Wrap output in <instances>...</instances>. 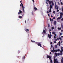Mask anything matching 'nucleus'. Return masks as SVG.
<instances>
[{"instance_id": "c9c22d12", "label": "nucleus", "mask_w": 63, "mask_h": 63, "mask_svg": "<svg viewBox=\"0 0 63 63\" xmlns=\"http://www.w3.org/2000/svg\"><path fill=\"white\" fill-rule=\"evenodd\" d=\"M50 21H51L52 20V19L51 18H50Z\"/></svg>"}, {"instance_id": "f704fd0d", "label": "nucleus", "mask_w": 63, "mask_h": 63, "mask_svg": "<svg viewBox=\"0 0 63 63\" xmlns=\"http://www.w3.org/2000/svg\"><path fill=\"white\" fill-rule=\"evenodd\" d=\"M60 36L62 35V33H60Z\"/></svg>"}, {"instance_id": "603ef678", "label": "nucleus", "mask_w": 63, "mask_h": 63, "mask_svg": "<svg viewBox=\"0 0 63 63\" xmlns=\"http://www.w3.org/2000/svg\"><path fill=\"white\" fill-rule=\"evenodd\" d=\"M50 44H51H51H52V42H51Z\"/></svg>"}, {"instance_id": "2f4dec72", "label": "nucleus", "mask_w": 63, "mask_h": 63, "mask_svg": "<svg viewBox=\"0 0 63 63\" xmlns=\"http://www.w3.org/2000/svg\"><path fill=\"white\" fill-rule=\"evenodd\" d=\"M53 13H54V14H55V11H54L53 12Z\"/></svg>"}, {"instance_id": "2eb2a0df", "label": "nucleus", "mask_w": 63, "mask_h": 63, "mask_svg": "<svg viewBox=\"0 0 63 63\" xmlns=\"http://www.w3.org/2000/svg\"><path fill=\"white\" fill-rule=\"evenodd\" d=\"M58 44L59 46H60V41H59Z\"/></svg>"}, {"instance_id": "4c0bfd02", "label": "nucleus", "mask_w": 63, "mask_h": 63, "mask_svg": "<svg viewBox=\"0 0 63 63\" xmlns=\"http://www.w3.org/2000/svg\"><path fill=\"white\" fill-rule=\"evenodd\" d=\"M61 20L62 21H63V18H62L61 19Z\"/></svg>"}, {"instance_id": "de8ad7c7", "label": "nucleus", "mask_w": 63, "mask_h": 63, "mask_svg": "<svg viewBox=\"0 0 63 63\" xmlns=\"http://www.w3.org/2000/svg\"><path fill=\"white\" fill-rule=\"evenodd\" d=\"M57 12H59V10H58V9H57Z\"/></svg>"}, {"instance_id": "dca6fc26", "label": "nucleus", "mask_w": 63, "mask_h": 63, "mask_svg": "<svg viewBox=\"0 0 63 63\" xmlns=\"http://www.w3.org/2000/svg\"><path fill=\"white\" fill-rule=\"evenodd\" d=\"M53 51H54V52H55L56 51V50H54V48H53Z\"/></svg>"}, {"instance_id": "f3484780", "label": "nucleus", "mask_w": 63, "mask_h": 63, "mask_svg": "<svg viewBox=\"0 0 63 63\" xmlns=\"http://www.w3.org/2000/svg\"><path fill=\"white\" fill-rule=\"evenodd\" d=\"M51 2L52 4V5H53H53H54V3H53V1H52V0Z\"/></svg>"}, {"instance_id": "39448f33", "label": "nucleus", "mask_w": 63, "mask_h": 63, "mask_svg": "<svg viewBox=\"0 0 63 63\" xmlns=\"http://www.w3.org/2000/svg\"><path fill=\"white\" fill-rule=\"evenodd\" d=\"M45 30H46V29L45 28L43 31L42 34H46V31Z\"/></svg>"}, {"instance_id": "c03bdc74", "label": "nucleus", "mask_w": 63, "mask_h": 63, "mask_svg": "<svg viewBox=\"0 0 63 63\" xmlns=\"http://www.w3.org/2000/svg\"><path fill=\"white\" fill-rule=\"evenodd\" d=\"M61 5H63V3H62V2H61Z\"/></svg>"}, {"instance_id": "cd10ccee", "label": "nucleus", "mask_w": 63, "mask_h": 63, "mask_svg": "<svg viewBox=\"0 0 63 63\" xmlns=\"http://www.w3.org/2000/svg\"><path fill=\"white\" fill-rule=\"evenodd\" d=\"M34 9L35 10H37V8L36 7L34 8Z\"/></svg>"}, {"instance_id": "7c9ffc66", "label": "nucleus", "mask_w": 63, "mask_h": 63, "mask_svg": "<svg viewBox=\"0 0 63 63\" xmlns=\"http://www.w3.org/2000/svg\"><path fill=\"white\" fill-rule=\"evenodd\" d=\"M36 44H37V45H38V44H39V43L38 42H36Z\"/></svg>"}, {"instance_id": "69168bd1", "label": "nucleus", "mask_w": 63, "mask_h": 63, "mask_svg": "<svg viewBox=\"0 0 63 63\" xmlns=\"http://www.w3.org/2000/svg\"><path fill=\"white\" fill-rule=\"evenodd\" d=\"M62 58L63 59V57H62Z\"/></svg>"}, {"instance_id": "09e8293b", "label": "nucleus", "mask_w": 63, "mask_h": 63, "mask_svg": "<svg viewBox=\"0 0 63 63\" xmlns=\"http://www.w3.org/2000/svg\"><path fill=\"white\" fill-rule=\"evenodd\" d=\"M63 31V30H61V32H62V31Z\"/></svg>"}, {"instance_id": "58836bf2", "label": "nucleus", "mask_w": 63, "mask_h": 63, "mask_svg": "<svg viewBox=\"0 0 63 63\" xmlns=\"http://www.w3.org/2000/svg\"><path fill=\"white\" fill-rule=\"evenodd\" d=\"M55 54L56 56H57V53H55Z\"/></svg>"}, {"instance_id": "c85d7f7f", "label": "nucleus", "mask_w": 63, "mask_h": 63, "mask_svg": "<svg viewBox=\"0 0 63 63\" xmlns=\"http://www.w3.org/2000/svg\"><path fill=\"white\" fill-rule=\"evenodd\" d=\"M49 3L50 4L51 3V1H49Z\"/></svg>"}, {"instance_id": "a19ab883", "label": "nucleus", "mask_w": 63, "mask_h": 63, "mask_svg": "<svg viewBox=\"0 0 63 63\" xmlns=\"http://www.w3.org/2000/svg\"><path fill=\"white\" fill-rule=\"evenodd\" d=\"M47 13H49V12L48 11H47Z\"/></svg>"}, {"instance_id": "c756f323", "label": "nucleus", "mask_w": 63, "mask_h": 63, "mask_svg": "<svg viewBox=\"0 0 63 63\" xmlns=\"http://www.w3.org/2000/svg\"><path fill=\"white\" fill-rule=\"evenodd\" d=\"M32 1L34 3H35V1H34V0H32Z\"/></svg>"}, {"instance_id": "5fc2aeb1", "label": "nucleus", "mask_w": 63, "mask_h": 63, "mask_svg": "<svg viewBox=\"0 0 63 63\" xmlns=\"http://www.w3.org/2000/svg\"><path fill=\"white\" fill-rule=\"evenodd\" d=\"M58 4H59V5H60V4H59V2H58Z\"/></svg>"}, {"instance_id": "a18cd8bd", "label": "nucleus", "mask_w": 63, "mask_h": 63, "mask_svg": "<svg viewBox=\"0 0 63 63\" xmlns=\"http://www.w3.org/2000/svg\"><path fill=\"white\" fill-rule=\"evenodd\" d=\"M48 26L49 27L50 26H49V24L48 25Z\"/></svg>"}, {"instance_id": "f257e3e1", "label": "nucleus", "mask_w": 63, "mask_h": 63, "mask_svg": "<svg viewBox=\"0 0 63 63\" xmlns=\"http://www.w3.org/2000/svg\"><path fill=\"white\" fill-rule=\"evenodd\" d=\"M47 58H49L50 60V63H52V61L51 60V57L50 56H49L48 55H47Z\"/></svg>"}, {"instance_id": "a878e982", "label": "nucleus", "mask_w": 63, "mask_h": 63, "mask_svg": "<svg viewBox=\"0 0 63 63\" xmlns=\"http://www.w3.org/2000/svg\"><path fill=\"white\" fill-rule=\"evenodd\" d=\"M52 34H54V35L55 34V32H52Z\"/></svg>"}, {"instance_id": "b1692460", "label": "nucleus", "mask_w": 63, "mask_h": 63, "mask_svg": "<svg viewBox=\"0 0 63 63\" xmlns=\"http://www.w3.org/2000/svg\"><path fill=\"white\" fill-rule=\"evenodd\" d=\"M61 62L62 63H63V60L62 59L61 60Z\"/></svg>"}, {"instance_id": "49530a36", "label": "nucleus", "mask_w": 63, "mask_h": 63, "mask_svg": "<svg viewBox=\"0 0 63 63\" xmlns=\"http://www.w3.org/2000/svg\"><path fill=\"white\" fill-rule=\"evenodd\" d=\"M53 47V46H52V45H51V47H52V48Z\"/></svg>"}, {"instance_id": "680f3d73", "label": "nucleus", "mask_w": 63, "mask_h": 63, "mask_svg": "<svg viewBox=\"0 0 63 63\" xmlns=\"http://www.w3.org/2000/svg\"><path fill=\"white\" fill-rule=\"evenodd\" d=\"M50 31H51V30H50Z\"/></svg>"}, {"instance_id": "72a5a7b5", "label": "nucleus", "mask_w": 63, "mask_h": 63, "mask_svg": "<svg viewBox=\"0 0 63 63\" xmlns=\"http://www.w3.org/2000/svg\"><path fill=\"white\" fill-rule=\"evenodd\" d=\"M59 39L60 40H61V37H60L59 38Z\"/></svg>"}, {"instance_id": "0e129e2a", "label": "nucleus", "mask_w": 63, "mask_h": 63, "mask_svg": "<svg viewBox=\"0 0 63 63\" xmlns=\"http://www.w3.org/2000/svg\"><path fill=\"white\" fill-rule=\"evenodd\" d=\"M21 2H22L21 1H20V3H21Z\"/></svg>"}, {"instance_id": "37998d69", "label": "nucleus", "mask_w": 63, "mask_h": 63, "mask_svg": "<svg viewBox=\"0 0 63 63\" xmlns=\"http://www.w3.org/2000/svg\"><path fill=\"white\" fill-rule=\"evenodd\" d=\"M55 19V17H54L53 18V19Z\"/></svg>"}, {"instance_id": "bf43d9fd", "label": "nucleus", "mask_w": 63, "mask_h": 63, "mask_svg": "<svg viewBox=\"0 0 63 63\" xmlns=\"http://www.w3.org/2000/svg\"><path fill=\"white\" fill-rule=\"evenodd\" d=\"M62 11H63V8H62Z\"/></svg>"}, {"instance_id": "7ed1b4c3", "label": "nucleus", "mask_w": 63, "mask_h": 63, "mask_svg": "<svg viewBox=\"0 0 63 63\" xmlns=\"http://www.w3.org/2000/svg\"><path fill=\"white\" fill-rule=\"evenodd\" d=\"M55 57L54 56V63H59L57 61V59H55Z\"/></svg>"}, {"instance_id": "ea45409f", "label": "nucleus", "mask_w": 63, "mask_h": 63, "mask_svg": "<svg viewBox=\"0 0 63 63\" xmlns=\"http://www.w3.org/2000/svg\"><path fill=\"white\" fill-rule=\"evenodd\" d=\"M25 58V56L23 58V59H24Z\"/></svg>"}, {"instance_id": "13d9d810", "label": "nucleus", "mask_w": 63, "mask_h": 63, "mask_svg": "<svg viewBox=\"0 0 63 63\" xmlns=\"http://www.w3.org/2000/svg\"><path fill=\"white\" fill-rule=\"evenodd\" d=\"M48 16H49V14H48Z\"/></svg>"}, {"instance_id": "20e7f679", "label": "nucleus", "mask_w": 63, "mask_h": 63, "mask_svg": "<svg viewBox=\"0 0 63 63\" xmlns=\"http://www.w3.org/2000/svg\"><path fill=\"white\" fill-rule=\"evenodd\" d=\"M22 6V9L23 10V12H24V7L23 6V4H22V3H21V4L20 5V6Z\"/></svg>"}, {"instance_id": "ddd939ff", "label": "nucleus", "mask_w": 63, "mask_h": 63, "mask_svg": "<svg viewBox=\"0 0 63 63\" xmlns=\"http://www.w3.org/2000/svg\"><path fill=\"white\" fill-rule=\"evenodd\" d=\"M25 31H26L27 32V31H29V30L28 29H25Z\"/></svg>"}, {"instance_id": "1a4fd4ad", "label": "nucleus", "mask_w": 63, "mask_h": 63, "mask_svg": "<svg viewBox=\"0 0 63 63\" xmlns=\"http://www.w3.org/2000/svg\"><path fill=\"white\" fill-rule=\"evenodd\" d=\"M21 13H22V11L20 10H19V12L18 13V14H21Z\"/></svg>"}, {"instance_id": "412c9836", "label": "nucleus", "mask_w": 63, "mask_h": 63, "mask_svg": "<svg viewBox=\"0 0 63 63\" xmlns=\"http://www.w3.org/2000/svg\"><path fill=\"white\" fill-rule=\"evenodd\" d=\"M60 52L61 53L60 54V55H62V51H61Z\"/></svg>"}, {"instance_id": "6ab92c4d", "label": "nucleus", "mask_w": 63, "mask_h": 63, "mask_svg": "<svg viewBox=\"0 0 63 63\" xmlns=\"http://www.w3.org/2000/svg\"><path fill=\"white\" fill-rule=\"evenodd\" d=\"M57 45H55V48H57Z\"/></svg>"}, {"instance_id": "052dcab7", "label": "nucleus", "mask_w": 63, "mask_h": 63, "mask_svg": "<svg viewBox=\"0 0 63 63\" xmlns=\"http://www.w3.org/2000/svg\"><path fill=\"white\" fill-rule=\"evenodd\" d=\"M50 34H51V32H50Z\"/></svg>"}, {"instance_id": "0eeeda50", "label": "nucleus", "mask_w": 63, "mask_h": 63, "mask_svg": "<svg viewBox=\"0 0 63 63\" xmlns=\"http://www.w3.org/2000/svg\"><path fill=\"white\" fill-rule=\"evenodd\" d=\"M50 10H49V12L50 13L51 12V9L52 8V5H51L50 7Z\"/></svg>"}, {"instance_id": "338daca9", "label": "nucleus", "mask_w": 63, "mask_h": 63, "mask_svg": "<svg viewBox=\"0 0 63 63\" xmlns=\"http://www.w3.org/2000/svg\"><path fill=\"white\" fill-rule=\"evenodd\" d=\"M32 14H33V12H32Z\"/></svg>"}, {"instance_id": "4d7b16f0", "label": "nucleus", "mask_w": 63, "mask_h": 63, "mask_svg": "<svg viewBox=\"0 0 63 63\" xmlns=\"http://www.w3.org/2000/svg\"><path fill=\"white\" fill-rule=\"evenodd\" d=\"M50 54H51V52H50Z\"/></svg>"}, {"instance_id": "8fccbe9b", "label": "nucleus", "mask_w": 63, "mask_h": 63, "mask_svg": "<svg viewBox=\"0 0 63 63\" xmlns=\"http://www.w3.org/2000/svg\"><path fill=\"white\" fill-rule=\"evenodd\" d=\"M51 17H53V16L51 15Z\"/></svg>"}, {"instance_id": "774afa93", "label": "nucleus", "mask_w": 63, "mask_h": 63, "mask_svg": "<svg viewBox=\"0 0 63 63\" xmlns=\"http://www.w3.org/2000/svg\"><path fill=\"white\" fill-rule=\"evenodd\" d=\"M62 8H63V7Z\"/></svg>"}, {"instance_id": "4be33fe9", "label": "nucleus", "mask_w": 63, "mask_h": 63, "mask_svg": "<svg viewBox=\"0 0 63 63\" xmlns=\"http://www.w3.org/2000/svg\"><path fill=\"white\" fill-rule=\"evenodd\" d=\"M31 42H32V43H34H34H35V42L34 41H33L32 40H31Z\"/></svg>"}, {"instance_id": "aec40b11", "label": "nucleus", "mask_w": 63, "mask_h": 63, "mask_svg": "<svg viewBox=\"0 0 63 63\" xmlns=\"http://www.w3.org/2000/svg\"><path fill=\"white\" fill-rule=\"evenodd\" d=\"M56 52H57V51H60V50L59 49H58V50H56Z\"/></svg>"}, {"instance_id": "f8f14e48", "label": "nucleus", "mask_w": 63, "mask_h": 63, "mask_svg": "<svg viewBox=\"0 0 63 63\" xmlns=\"http://www.w3.org/2000/svg\"><path fill=\"white\" fill-rule=\"evenodd\" d=\"M38 46H40V47H42V46H41V44L40 43L38 44Z\"/></svg>"}, {"instance_id": "473e14b6", "label": "nucleus", "mask_w": 63, "mask_h": 63, "mask_svg": "<svg viewBox=\"0 0 63 63\" xmlns=\"http://www.w3.org/2000/svg\"><path fill=\"white\" fill-rule=\"evenodd\" d=\"M58 55H60V54L59 53H58Z\"/></svg>"}, {"instance_id": "f03ea898", "label": "nucleus", "mask_w": 63, "mask_h": 63, "mask_svg": "<svg viewBox=\"0 0 63 63\" xmlns=\"http://www.w3.org/2000/svg\"><path fill=\"white\" fill-rule=\"evenodd\" d=\"M54 39H55V41H57V40H59V38L57 36L56 38V36H57L56 34H54Z\"/></svg>"}, {"instance_id": "6e6552de", "label": "nucleus", "mask_w": 63, "mask_h": 63, "mask_svg": "<svg viewBox=\"0 0 63 63\" xmlns=\"http://www.w3.org/2000/svg\"><path fill=\"white\" fill-rule=\"evenodd\" d=\"M61 18H62V17L61 16V15H60V17H59L57 18V20H58V19H61Z\"/></svg>"}, {"instance_id": "5701e85b", "label": "nucleus", "mask_w": 63, "mask_h": 63, "mask_svg": "<svg viewBox=\"0 0 63 63\" xmlns=\"http://www.w3.org/2000/svg\"><path fill=\"white\" fill-rule=\"evenodd\" d=\"M19 18H22V16H20L19 17Z\"/></svg>"}, {"instance_id": "393cba45", "label": "nucleus", "mask_w": 63, "mask_h": 63, "mask_svg": "<svg viewBox=\"0 0 63 63\" xmlns=\"http://www.w3.org/2000/svg\"><path fill=\"white\" fill-rule=\"evenodd\" d=\"M58 29L59 30H61V28H58Z\"/></svg>"}, {"instance_id": "bb28decb", "label": "nucleus", "mask_w": 63, "mask_h": 63, "mask_svg": "<svg viewBox=\"0 0 63 63\" xmlns=\"http://www.w3.org/2000/svg\"><path fill=\"white\" fill-rule=\"evenodd\" d=\"M52 29L53 30V29H54V27H52Z\"/></svg>"}, {"instance_id": "e2e57ef3", "label": "nucleus", "mask_w": 63, "mask_h": 63, "mask_svg": "<svg viewBox=\"0 0 63 63\" xmlns=\"http://www.w3.org/2000/svg\"><path fill=\"white\" fill-rule=\"evenodd\" d=\"M25 23H26V20L25 21Z\"/></svg>"}, {"instance_id": "3c124183", "label": "nucleus", "mask_w": 63, "mask_h": 63, "mask_svg": "<svg viewBox=\"0 0 63 63\" xmlns=\"http://www.w3.org/2000/svg\"><path fill=\"white\" fill-rule=\"evenodd\" d=\"M51 52H53V50H52L51 51Z\"/></svg>"}, {"instance_id": "6e6d98bb", "label": "nucleus", "mask_w": 63, "mask_h": 63, "mask_svg": "<svg viewBox=\"0 0 63 63\" xmlns=\"http://www.w3.org/2000/svg\"><path fill=\"white\" fill-rule=\"evenodd\" d=\"M61 38H63V36H62L61 37Z\"/></svg>"}, {"instance_id": "9d476101", "label": "nucleus", "mask_w": 63, "mask_h": 63, "mask_svg": "<svg viewBox=\"0 0 63 63\" xmlns=\"http://www.w3.org/2000/svg\"><path fill=\"white\" fill-rule=\"evenodd\" d=\"M48 37H49V38H51V34H50L49 35H48Z\"/></svg>"}, {"instance_id": "79ce46f5", "label": "nucleus", "mask_w": 63, "mask_h": 63, "mask_svg": "<svg viewBox=\"0 0 63 63\" xmlns=\"http://www.w3.org/2000/svg\"><path fill=\"white\" fill-rule=\"evenodd\" d=\"M61 49H63V47H61Z\"/></svg>"}, {"instance_id": "e433bc0d", "label": "nucleus", "mask_w": 63, "mask_h": 63, "mask_svg": "<svg viewBox=\"0 0 63 63\" xmlns=\"http://www.w3.org/2000/svg\"><path fill=\"white\" fill-rule=\"evenodd\" d=\"M54 43H56V41H54Z\"/></svg>"}, {"instance_id": "9b49d317", "label": "nucleus", "mask_w": 63, "mask_h": 63, "mask_svg": "<svg viewBox=\"0 0 63 63\" xmlns=\"http://www.w3.org/2000/svg\"><path fill=\"white\" fill-rule=\"evenodd\" d=\"M49 1V0H46V3L48 5V3H47V2Z\"/></svg>"}, {"instance_id": "423d86ee", "label": "nucleus", "mask_w": 63, "mask_h": 63, "mask_svg": "<svg viewBox=\"0 0 63 63\" xmlns=\"http://www.w3.org/2000/svg\"><path fill=\"white\" fill-rule=\"evenodd\" d=\"M55 5H56V2H55ZM55 8L57 9V10L58 9V5H55Z\"/></svg>"}, {"instance_id": "a211bd4d", "label": "nucleus", "mask_w": 63, "mask_h": 63, "mask_svg": "<svg viewBox=\"0 0 63 63\" xmlns=\"http://www.w3.org/2000/svg\"><path fill=\"white\" fill-rule=\"evenodd\" d=\"M60 14L61 15H60V16H63V13H60Z\"/></svg>"}, {"instance_id": "864d4df0", "label": "nucleus", "mask_w": 63, "mask_h": 63, "mask_svg": "<svg viewBox=\"0 0 63 63\" xmlns=\"http://www.w3.org/2000/svg\"><path fill=\"white\" fill-rule=\"evenodd\" d=\"M52 21H53V19H52Z\"/></svg>"}, {"instance_id": "4468645a", "label": "nucleus", "mask_w": 63, "mask_h": 63, "mask_svg": "<svg viewBox=\"0 0 63 63\" xmlns=\"http://www.w3.org/2000/svg\"><path fill=\"white\" fill-rule=\"evenodd\" d=\"M54 25H56V22L55 21H54Z\"/></svg>"}]
</instances>
